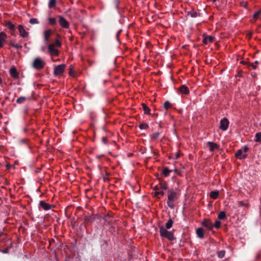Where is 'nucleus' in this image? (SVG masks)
<instances>
[{
    "label": "nucleus",
    "instance_id": "nucleus-19",
    "mask_svg": "<svg viewBox=\"0 0 261 261\" xmlns=\"http://www.w3.org/2000/svg\"><path fill=\"white\" fill-rule=\"evenodd\" d=\"M173 221L171 219H170L168 220V221L166 222V225H165V228L166 229H170L171 228V227L173 225Z\"/></svg>",
    "mask_w": 261,
    "mask_h": 261
},
{
    "label": "nucleus",
    "instance_id": "nucleus-17",
    "mask_svg": "<svg viewBox=\"0 0 261 261\" xmlns=\"http://www.w3.org/2000/svg\"><path fill=\"white\" fill-rule=\"evenodd\" d=\"M10 74L13 77L17 78L18 77V73L15 68H12L10 69Z\"/></svg>",
    "mask_w": 261,
    "mask_h": 261
},
{
    "label": "nucleus",
    "instance_id": "nucleus-50",
    "mask_svg": "<svg viewBox=\"0 0 261 261\" xmlns=\"http://www.w3.org/2000/svg\"><path fill=\"white\" fill-rule=\"evenodd\" d=\"M175 172H177V169H175Z\"/></svg>",
    "mask_w": 261,
    "mask_h": 261
},
{
    "label": "nucleus",
    "instance_id": "nucleus-9",
    "mask_svg": "<svg viewBox=\"0 0 261 261\" xmlns=\"http://www.w3.org/2000/svg\"><path fill=\"white\" fill-rule=\"evenodd\" d=\"M59 22L60 25L64 28H67L69 27V23L62 16H59Z\"/></svg>",
    "mask_w": 261,
    "mask_h": 261
},
{
    "label": "nucleus",
    "instance_id": "nucleus-41",
    "mask_svg": "<svg viewBox=\"0 0 261 261\" xmlns=\"http://www.w3.org/2000/svg\"><path fill=\"white\" fill-rule=\"evenodd\" d=\"M238 205L239 206H248L247 204H245L244 203V202H243V201H239L238 203Z\"/></svg>",
    "mask_w": 261,
    "mask_h": 261
},
{
    "label": "nucleus",
    "instance_id": "nucleus-44",
    "mask_svg": "<svg viewBox=\"0 0 261 261\" xmlns=\"http://www.w3.org/2000/svg\"><path fill=\"white\" fill-rule=\"evenodd\" d=\"M72 69L71 68V67H70V71H69V74L70 75H72Z\"/></svg>",
    "mask_w": 261,
    "mask_h": 261
},
{
    "label": "nucleus",
    "instance_id": "nucleus-39",
    "mask_svg": "<svg viewBox=\"0 0 261 261\" xmlns=\"http://www.w3.org/2000/svg\"><path fill=\"white\" fill-rule=\"evenodd\" d=\"M221 225V222L219 221H217L215 222L214 226L216 228H219Z\"/></svg>",
    "mask_w": 261,
    "mask_h": 261
},
{
    "label": "nucleus",
    "instance_id": "nucleus-47",
    "mask_svg": "<svg viewBox=\"0 0 261 261\" xmlns=\"http://www.w3.org/2000/svg\"><path fill=\"white\" fill-rule=\"evenodd\" d=\"M45 47H42L41 50H42L43 51H44L45 50Z\"/></svg>",
    "mask_w": 261,
    "mask_h": 261
},
{
    "label": "nucleus",
    "instance_id": "nucleus-18",
    "mask_svg": "<svg viewBox=\"0 0 261 261\" xmlns=\"http://www.w3.org/2000/svg\"><path fill=\"white\" fill-rule=\"evenodd\" d=\"M179 91L181 93L187 94L189 93V89L187 87L185 86H182L179 88Z\"/></svg>",
    "mask_w": 261,
    "mask_h": 261
},
{
    "label": "nucleus",
    "instance_id": "nucleus-48",
    "mask_svg": "<svg viewBox=\"0 0 261 261\" xmlns=\"http://www.w3.org/2000/svg\"><path fill=\"white\" fill-rule=\"evenodd\" d=\"M103 141H105V139L104 138H102Z\"/></svg>",
    "mask_w": 261,
    "mask_h": 261
},
{
    "label": "nucleus",
    "instance_id": "nucleus-1",
    "mask_svg": "<svg viewBox=\"0 0 261 261\" xmlns=\"http://www.w3.org/2000/svg\"><path fill=\"white\" fill-rule=\"evenodd\" d=\"M160 232L162 237L165 238L170 241H173L175 239L173 232L167 230L164 226L160 227Z\"/></svg>",
    "mask_w": 261,
    "mask_h": 261
},
{
    "label": "nucleus",
    "instance_id": "nucleus-22",
    "mask_svg": "<svg viewBox=\"0 0 261 261\" xmlns=\"http://www.w3.org/2000/svg\"><path fill=\"white\" fill-rule=\"evenodd\" d=\"M56 4V0H49V2L48 3V7L49 8H52L55 7Z\"/></svg>",
    "mask_w": 261,
    "mask_h": 261
},
{
    "label": "nucleus",
    "instance_id": "nucleus-45",
    "mask_svg": "<svg viewBox=\"0 0 261 261\" xmlns=\"http://www.w3.org/2000/svg\"><path fill=\"white\" fill-rule=\"evenodd\" d=\"M167 189V187L166 186H162V189L166 190Z\"/></svg>",
    "mask_w": 261,
    "mask_h": 261
},
{
    "label": "nucleus",
    "instance_id": "nucleus-3",
    "mask_svg": "<svg viewBox=\"0 0 261 261\" xmlns=\"http://www.w3.org/2000/svg\"><path fill=\"white\" fill-rule=\"evenodd\" d=\"M248 150V148L247 146H244L243 148L239 150L236 153V156L239 159H243L246 158V152Z\"/></svg>",
    "mask_w": 261,
    "mask_h": 261
},
{
    "label": "nucleus",
    "instance_id": "nucleus-36",
    "mask_svg": "<svg viewBox=\"0 0 261 261\" xmlns=\"http://www.w3.org/2000/svg\"><path fill=\"white\" fill-rule=\"evenodd\" d=\"M53 44H55V46H58V47H60L61 46V43L60 42V41L59 40H56L55 42L54 43H53Z\"/></svg>",
    "mask_w": 261,
    "mask_h": 261
},
{
    "label": "nucleus",
    "instance_id": "nucleus-42",
    "mask_svg": "<svg viewBox=\"0 0 261 261\" xmlns=\"http://www.w3.org/2000/svg\"><path fill=\"white\" fill-rule=\"evenodd\" d=\"M4 42L0 39V48L2 47L4 45Z\"/></svg>",
    "mask_w": 261,
    "mask_h": 261
},
{
    "label": "nucleus",
    "instance_id": "nucleus-37",
    "mask_svg": "<svg viewBox=\"0 0 261 261\" xmlns=\"http://www.w3.org/2000/svg\"><path fill=\"white\" fill-rule=\"evenodd\" d=\"M160 194L163 195H164V192H163L162 190H160L159 189L158 191H155V196H158V195H160Z\"/></svg>",
    "mask_w": 261,
    "mask_h": 261
},
{
    "label": "nucleus",
    "instance_id": "nucleus-10",
    "mask_svg": "<svg viewBox=\"0 0 261 261\" xmlns=\"http://www.w3.org/2000/svg\"><path fill=\"white\" fill-rule=\"evenodd\" d=\"M214 38L212 36H204L203 42L204 44H207L210 42H212L214 41Z\"/></svg>",
    "mask_w": 261,
    "mask_h": 261
},
{
    "label": "nucleus",
    "instance_id": "nucleus-28",
    "mask_svg": "<svg viewBox=\"0 0 261 261\" xmlns=\"http://www.w3.org/2000/svg\"><path fill=\"white\" fill-rule=\"evenodd\" d=\"M29 22L32 24H38L39 23V21L37 18H31Z\"/></svg>",
    "mask_w": 261,
    "mask_h": 261
},
{
    "label": "nucleus",
    "instance_id": "nucleus-24",
    "mask_svg": "<svg viewBox=\"0 0 261 261\" xmlns=\"http://www.w3.org/2000/svg\"><path fill=\"white\" fill-rule=\"evenodd\" d=\"M255 141L257 142L261 141V132L256 134Z\"/></svg>",
    "mask_w": 261,
    "mask_h": 261
},
{
    "label": "nucleus",
    "instance_id": "nucleus-49",
    "mask_svg": "<svg viewBox=\"0 0 261 261\" xmlns=\"http://www.w3.org/2000/svg\"><path fill=\"white\" fill-rule=\"evenodd\" d=\"M1 82H2V79H1V78H0V83H1Z\"/></svg>",
    "mask_w": 261,
    "mask_h": 261
},
{
    "label": "nucleus",
    "instance_id": "nucleus-29",
    "mask_svg": "<svg viewBox=\"0 0 261 261\" xmlns=\"http://www.w3.org/2000/svg\"><path fill=\"white\" fill-rule=\"evenodd\" d=\"M171 172V170H170L167 168L164 169L163 171V173L164 175L166 176H167Z\"/></svg>",
    "mask_w": 261,
    "mask_h": 261
},
{
    "label": "nucleus",
    "instance_id": "nucleus-14",
    "mask_svg": "<svg viewBox=\"0 0 261 261\" xmlns=\"http://www.w3.org/2000/svg\"><path fill=\"white\" fill-rule=\"evenodd\" d=\"M207 144L210 147V150L211 151L215 150L216 149L218 148V147L217 144L211 142H208L207 143Z\"/></svg>",
    "mask_w": 261,
    "mask_h": 261
},
{
    "label": "nucleus",
    "instance_id": "nucleus-20",
    "mask_svg": "<svg viewBox=\"0 0 261 261\" xmlns=\"http://www.w3.org/2000/svg\"><path fill=\"white\" fill-rule=\"evenodd\" d=\"M142 108L145 114H150V109L145 103H142Z\"/></svg>",
    "mask_w": 261,
    "mask_h": 261
},
{
    "label": "nucleus",
    "instance_id": "nucleus-13",
    "mask_svg": "<svg viewBox=\"0 0 261 261\" xmlns=\"http://www.w3.org/2000/svg\"><path fill=\"white\" fill-rule=\"evenodd\" d=\"M51 34V31L47 30L44 32V39L45 41H47Z\"/></svg>",
    "mask_w": 261,
    "mask_h": 261
},
{
    "label": "nucleus",
    "instance_id": "nucleus-2",
    "mask_svg": "<svg viewBox=\"0 0 261 261\" xmlns=\"http://www.w3.org/2000/svg\"><path fill=\"white\" fill-rule=\"evenodd\" d=\"M44 65V62L39 58H36L32 64L33 67L37 70L42 69Z\"/></svg>",
    "mask_w": 261,
    "mask_h": 261
},
{
    "label": "nucleus",
    "instance_id": "nucleus-31",
    "mask_svg": "<svg viewBox=\"0 0 261 261\" xmlns=\"http://www.w3.org/2000/svg\"><path fill=\"white\" fill-rule=\"evenodd\" d=\"M48 21L50 24L55 25L56 24V19L55 18H49Z\"/></svg>",
    "mask_w": 261,
    "mask_h": 261
},
{
    "label": "nucleus",
    "instance_id": "nucleus-15",
    "mask_svg": "<svg viewBox=\"0 0 261 261\" xmlns=\"http://www.w3.org/2000/svg\"><path fill=\"white\" fill-rule=\"evenodd\" d=\"M219 194V192L218 191H212L210 193V196L212 198H213L214 199H216L218 197Z\"/></svg>",
    "mask_w": 261,
    "mask_h": 261
},
{
    "label": "nucleus",
    "instance_id": "nucleus-43",
    "mask_svg": "<svg viewBox=\"0 0 261 261\" xmlns=\"http://www.w3.org/2000/svg\"><path fill=\"white\" fill-rule=\"evenodd\" d=\"M179 156H180L179 153H176L175 154V159H178L179 157Z\"/></svg>",
    "mask_w": 261,
    "mask_h": 261
},
{
    "label": "nucleus",
    "instance_id": "nucleus-46",
    "mask_svg": "<svg viewBox=\"0 0 261 261\" xmlns=\"http://www.w3.org/2000/svg\"><path fill=\"white\" fill-rule=\"evenodd\" d=\"M154 190H155V191H158L159 190V188L157 187H155L154 188Z\"/></svg>",
    "mask_w": 261,
    "mask_h": 261
},
{
    "label": "nucleus",
    "instance_id": "nucleus-23",
    "mask_svg": "<svg viewBox=\"0 0 261 261\" xmlns=\"http://www.w3.org/2000/svg\"><path fill=\"white\" fill-rule=\"evenodd\" d=\"M225 217H226V214L224 212L222 211L219 213V214L218 215V218L219 219L222 220V219H225Z\"/></svg>",
    "mask_w": 261,
    "mask_h": 261
},
{
    "label": "nucleus",
    "instance_id": "nucleus-26",
    "mask_svg": "<svg viewBox=\"0 0 261 261\" xmlns=\"http://www.w3.org/2000/svg\"><path fill=\"white\" fill-rule=\"evenodd\" d=\"M26 100V98L25 97H20L19 98H18L16 101L17 103H23L25 100Z\"/></svg>",
    "mask_w": 261,
    "mask_h": 261
},
{
    "label": "nucleus",
    "instance_id": "nucleus-12",
    "mask_svg": "<svg viewBox=\"0 0 261 261\" xmlns=\"http://www.w3.org/2000/svg\"><path fill=\"white\" fill-rule=\"evenodd\" d=\"M202 224L203 226L206 227L208 229H211L213 228L214 225L213 224L208 220H205L203 223Z\"/></svg>",
    "mask_w": 261,
    "mask_h": 261
},
{
    "label": "nucleus",
    "instance_id": "nucleus-40",
    "mask_svg": "<svg viewBox=\"0 0 261 261\" xmlns=\"http://www.w3.org/2000/svg\"><path fill=\"white\" fill-rule=\"evenodd\" d=\"M261 13V11L259 10L258 11H257V12H256L254 15H253V17L254 18H257L258 16V15L260 14Z\"/></svg>",
    "mask_w": 261,
    "mask_h": 261
},
{
    "label": "nucleus",
    "instance_id": "nucleus-38",
    "mask_svg": "<svg viewBox=\"0 0 261 261\" xmlns=\"http://www.w3.org/2000/svg\"><path fill=\"white\" fill-rule=\"evenodd\" d=\"M258 64V62L256 61L254 63H252L250 64V66L253 68L255 69L256 68V65Z\"/></svg>",
    "mask_w": 261,
    "mask_h": 261
},
{
    "label": "nucleus",
    "instance_id": "nucleus-8",
    "mask_svg": "<svg viewBox=\"0 0 261 261\" xmlns=\"http://www.w3.org/2000/svg\"><path fill=\"white\" fill-rule=\"evenodd\" d=\"M19 35L23 38L28 37L29 36V33L27 32L24 29L23 27L21 25H19L18 27Z\"/></svg>",
    "mask_w": 261,
    "mask_h": 261
},
{
    "label": "nucleus",
    "instance_id": "nucleus-7",
    "mask_svg": "<svg viewBox=\"0 0 261 261\" xmlns=\"http://www.w3.org/2000/svg\"><path fill=\"white\" fill-rule=\"evenodd\" d=\"M49 54L51 56H58L59 52L58 50L55 48V44H50L48 46Z\"/></svg>",
    "mask_w": 261,
    "mask_h": 261
},
{
    "label": "nucleus",
    "instance_id": "nucleus-35",
    "mask_svg": "<svg viewBox=\"0 0 261 261\" xmlns=\"http://www.w3.org/2000/svg\"><path fill=\"white\" fill-rule=\"evenodd\" d=\"M159 135H160V133L158 132H156L151 135V138L153 139H156L158 138Z\"/></svg>",
    "mask_w": 261,
    "mask_h": 261
},
{
    "label": "nucleus",
    "instance_id": "nucleus-4",
    "mask_svg": "<svg viewBox=\"0 0 261 261\" xmlns=\"http://www.w3.org/2000/svg\"><path fill=\"white\" fill-rule=\"evenodd\" d=\"M176 197V193L174 192H171L168 197L167 204L169 207L173 208L174 206V201Z\"/></svg>",
    "mask_w": 261,
    "mask_h": 261
},
{
    "label": "nucleus",
    "instance_id": "nucleus-5",
    "mask_svg": "<svg viewBox=\"0 0 261 261\" xmlns=\"http://www.w3.org/2000/svg\"><path fill=\"white\" fill-rule=\"evenodd\" d=\"M65 68V64H61L57 66L54 69V74L56 76L61 75L64 72Z\"/></svg>",
    "mask_w": 261,
    "mask_h": 261
},
{
    "label": "nucleus",
    "instance_id": "nucleus-34",
    "mask_svg": "<svg viewBox=\"0 0 261 261\" xmlns=\"http://www.w3.org/2000/svg\"><path fill=\"white\" fill-rule=\"evenodd\" d=\"M188 15H190L192 17H196L197 16V13L196 12H189Z\"/></svg>",
    "mask_w": 261,
    "mask_h": 261
},
{
    "label": "nucleus",
    "instance_id": "nucleus-25",
    "mask_svg": "<svg viewBox=\"0 0 261 261\" xmlns=\"http://www.w3.org/2000/svg\"><path fill=\"white\" fill-rule=\"evenodd\" d=\"M6 37L7 35L5 33L1 32L0 33V39L4 42L6 41Z\"/></svg>",
    "mask_w": 261,
    "mask_h": 261
},
{
    "label": "nucleus",
    "instance_id": "nucleus-21",
    "mask_svg": "<svg viewBox=\"0 0 261 261\" xmlns=\"http://www.w3.org/2000/svg\"><path fill=\"white\" fill-rule=\"evenodd\" d=\"M6 25L11 30H13L15 28V25L11 23L10 21H7L6 23Z\"/></svg>",
    "mask_w": 261,
    "mask_h": 261
},
{
    "label": "nucleus",
    "instance_id": "nucleus-6",
    "mask_svg": "<svg viewBox=\"0 0 261 261\" xmlns=\"http://www.w3.org/2000/svg\"><path fill=\"white\" fill-rule=\"evenodd\" d=\"M229 122L226 118H223L220 121L219 128L222 130H226L228 126Z\"/></svg>",
    "mask_w": 261,
    "mask_h": 261
},
{
    "label": "nucleus",
    "instance_id": "nucleus-51",
    "mask_svg": "<svg viewBox=\"0 0 261 261\" xmlns=\"http://www.w3.org/2000/svg\"><path fill=\"white\" fill-rule=\"evenodd\" d=\"M216 0H213L214 2H215Z\"/></svg>",
    "mask_w": 261,
    "mask_h": 261
},
{
    "label": "nucleus",
    "instance_id": "nucleus-16",
    "mask_svg": "<svg viewBox=\"0 0 261 261\" xmlns=\"http://www.w3.org/2000/svg\"><path fill=\"white\" fill-rule=\"evenodd\" d=\"M196 234L199 238L202 239L204 237L203 230L202 228H198L196 230Z\"/></svg>",
    "mask_w": 261,
    "mask_h": 261
},
{
    "label": "nucleus",
    "instance_id": "nucleus-27",
    "mask_svg": "<svg viewBox=\"0 0 261 261\" xmlns=\"http://www.w3.org/2000/svg\"><path fill=\"white\" fill-rule=\"evenodd\" d=\"M148 127V125L146 123H141L139 125V128L141 129H146Z\"/></svg>",
    "mask_w": 261,
    "mask_h": 261
},
{
    "label": "nucleus",
    "instance_id": "nucleus-33",
    "mask_svg": "<svg viewBox=\"0 0 261 261\" xmlns=\"http://www.w3.org/2000/svg\"><path fill=\"white\" fill-rule=\"evenodd\" d=\"M164 107L165 109H168L171 107V103L169 101H166L164 104Z\"/></svg>",
    "mask_w": 261,
    "mask_h": 261
},
{
    "label": "nucleus",
    "instance_id": "nucleus-30",
    "mask_svg": "<svg viewBox=\"0 0 261 261\" xmlns=\"http://www.w3.org/2000/svg\"><path fill=\"white\" fill-rule=\"evenodd\" d=\"M225 252L224 250L220 251L218 252V256L219 258H223L225 255Z\"/></svg>",
    "mask_w": 261,
    "mask_h": 261
},
{
    "label": "nucleus",
    "instance_id": "nucleus-32",
    "mask_svg": "<svg viewBox=\"0 0 261 261\" xmlns=\"http://www.w3.org/2000/svg\"><path fill=\"white\" fill-rule=\"evenodd\" d=\"M10 45L13 47H15L17 49H19L22 47V46L19 44H15L13 42H11L10 43Z\"/></svg>",
    "mask_w": 261,
    "mask_h": 261
},
{
    "label": "nucleus",
    "instance_id": "nucleus-11",
    "mask_svg": "<svg viewBox=\"0 0 261 261\" xmlns=\"http://www.w3.org/2000/svg\"><path fill=\"white\" fill-rule=\"evenodd\" d=\"M39 204L40 206L44 210H48L51 208V205L50 204L45 203L43 201H40Z\"/></svg>",
    "mask_w": 261,
    "mask_h": 261
}]
</instances>
